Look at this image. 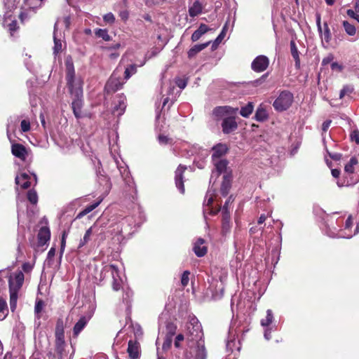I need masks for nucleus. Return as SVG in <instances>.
I'll list each match as a JSON object with an SVG mask.
<instances>
[{"label":"nucleus","mask_w":359,"mask_h":359,"mask_svg":"<svg viewBox=\"0 0 359 359\" xmlns=\"http://www.w3.org/2000/svg\"><path fill=\"white\" fill-rule=\"evenodd\" d=\"M137 72V67L135 65H131L128 67L124 72L125 79H128L133 74H135Z\"/></svg>","instance_id":"obj_48"},{"label":"nucleus","mask_w":359,"mask_h":359,"mask_svg":"<svg viewBox=\"0 0 359 359\" xmlns=\"http://www.w3.org/2000/svg\"><path fill=\"white\" fill-rule=\"evenodd\" d=\"M226 25H225L219 36L216 38V39L214 41L212 44V48H216L224 39V38L226 36Z\"/></svg>","instance_id":"obj_46"},{"label":"nucleus","mask_w":359,"mask_h":359,"mask_svg":"<svg viewBox=\"0 0 359 359\" xmlns=\"http://www.w3.org/2000/svg\"><path fill=\"white\" fill-rule=\"evenodd\" d=\"M95 229V226H93L90 227L85 233L83 238L80 241V243L79 244V248H82L86 244H87L89 241L90 240V237L94 232V230Z\"/></svg>","instance_id":"obj_33"},{"label":"nucleus","mask_w":359,"mask_h":359,"mask_svg":"<svg viewBox=\"0 0 359 359\" xmlns=\"http://www.w3.org/2000/svg\"><path fill=\"white\" fill-rule=\"evenodd\" d=\"M104 270L105 272L110 273L113 279H114V278H120L118 275V270L116 266L113 264L106 266Z\"/></svg>","instance_id":"obj_39"},{"label":"nucleus","mask_w":359,"mask_h":359,"mask_svg":"<svg viewBox=\"0 0 359 359\" xmlns=\"http://www.w3.org/2000/svg\"><path fill=\"white\" fill-rule=\"evenodd\" d=\"M8 312L6 302L0 298V320H4L6 317Z\"/></svg>","instance_id":"obj_41"},{"label":"nucleus","mask_w":359,"mask_h":359,"mask_svg":"<svg viewBox=\"0 0 359 359\" xmlns=\"http://www.w3.org/2000/svg\"><path fill=\"white\" fill-rule=\"evenodd\" d=\"M11 152L15 157L25 161L27 156V151L21 144H13L11 147Z\"/></svg>","instance_id":"obj_17"},{"label":"nucleus","mask_w":359,"mask_h":359,"mask_svg":"<svg viewBox=\"0 0 359 359\" xmlns=\"http://www.w3.org/2000/svg\"><path fill=\"white\" fill-rule=\"evenodd\" d=\"M210 43V42L208 41L202 44L195 45L188 51V57L190 58L194 57L198 53L208 47Z\"/></svg>","instance_id":"obj_30"},{"label":"nucleus","mask_w":359,"mask_h":359,"mask_svg":"<svg viewBox=\"0 0 359 359\" xmlns=\"http://www.w3.org/2000/svg\"><path fill=\"white\" fill-rule=\"evenodd\" d=\"M290 51H291L292 56L293 57V58L295 60V65L297 67H299L300 59H299V51H298L297 47L295 44V42L294 41H290Z\"/></svg>","instance_id":"obj_34"},{"label":"nucleus","mask_w":359,"mask_h":359,"mask_svg":"<svg viewBox=\"0 0 359 359\" xmlns=\"http://www.w3.org/2000/svg\"><path fill=\"white\" fill-rule=\"evenodd\" d=\"M187 169L186 166L180 165L175 171V184L182 194L184 193V182H183V172Z\"/></svg>","instance_id":"obj_16"},{"label":"nucleus","mask_w":359,"mask_h":359,"mask_svg":"<svg viewBox=\"0 0 359 359\" xmlns=\"http://www.w3.org/2000/svg\"><path fill=\"white\" fill-rule=\"evenodd\" d=\"M29 178L27 173H22L15 177V183L23 189H27L30 186Z\"/></svg>","instance_id":"obj_23"},{"label":"nucleus","mask_w":359,"mask_h":359,"mask_svg":"<svg viewBox=\"0 0 359 359\" xmlns=\"http://www.w3.org/2000/svg\"><path fill=\"white\" fill-rule=\"evenodd\" d=\"M319 33L320 34L323 43L324 44L325 43L327 45H328L332 39V34L327 22L324 23L323 30L322 28L321 32Z\"/></svg>","instance_id":"obj_26"},{"label":"nucleus","mask_w":359,"mask_h":359,"mask_svg":"<svg viewBox=\"0 0 359 359\" xmlns=\"http://www.w3.org/2000/svg\"><path fill=\"white\" fill-rule=\"evenodd\" d=\"M226 349L228 351L239 352L241 349V344L239 341H236L235 338L229 339L226 343Z\"/></svg>","instance_id":"obj_31"},{"label":"nucleus","mask_w":359,"mask_h":359,"mask_svg":"<svg viewBox=\"0 0 359 359\" xmlns=\"http://www.w3.org/2000/svg\"><path fill=\"white\" fill-rule=\"evenodd\" d=\"M158 140L161 144H171L172 141V139L163 135H159L158 137Z\"/></svg>","instance_id":"obj_52"},{"label":"nucleus","mask_w":359,"mask_h":359,"mask_svg":"<svg viewBox=\"0 0 359 359\" xmlns=\"http://www.w3.org/2000/svg\"><path fill=\"white\" fill-rule=\"evenodd\" d=\"M43 1V0H25L23 6L25 11L20 14L21 20H24V18L27 16V12L29 10L34 11V9L39 8L42 4Z\"/></svg>","instance_id":"obj_10"},{"label":"nucleus","mask_w":359,"mask_h":359,"mask_svg":"<svg viewBox=\"0 0 359 359\" xmlns=\"http://www.w3.org/2000/svg\"><path fill=\"white\" fill-rule=\"evenodd\" d=\"M177 327L173 323H168L166 325V336H170L172 338L175 334Z\"/></svg>","instance_id":"obj_49"},{"label":"nucleus","mask_w":359,"mask_h":359,"mask_svg":"<svg viewBox=\"0 0 359 359\" xmlns=\"http://www.w3.org/2000/svg\"><path fill=\"white\" fill-rule=\"evenodd\" d=\"M126 98L123 95H118L114 102L113 114L117 116H121L126 108Z\"/></svg>","instance_id":"obj_9"},{"label":"nucleus","mask_w":359,"mask_h":359,"mask_svg":"<svg viewBox=\"0 0 359 359\" xmlns=\"http://www.w3.org/2000/svg\"><path fill=\"white\" fill-rule=\"evenodd\" d=\"M91 318V316H82L80 317L79 320L76 323L73 327V336L76 337L81 333V332L84 329L90 319Z\"/></svg>","instance_id":"obj_13"},{"label":"nucleus","mask_w":359,"mask_h":359,"mask_svg":"<svg viewBox=\"0 0 359 359\" xmlns=\"http://www.w3.org/2000/svg\"><path fill=\"white\" fill-rule=\"evenodd\" d=\"M203 6L199 1H195L193 5L189 9V13L191 17H195L202 12Z\"/></svg>","instance_id":"obj_32"},{"label":"nucleus","mask_w":359,"mask_h":359,"mask_svg":"<svg viewBox=\"0 0 359 359\" xmlns=\"http://www.w3.org/2000/svg\"><path fill=\"white\" fill-rule=\"evenodd\" d=\"M21 130L22 132L25 133L30 130V123L29 121L27 120H22L21 121Z\"/></svg>","instance_id":"obj_55"},{"label":"nucleus","mask_w":359,"mask_h":359,"mask_svg":"<svg viewBox=\"0 0 359 359\" xmlns=\"http://www.w3.org/2000/svg\"><path fill=\"white\" fill-rule=\"evenodd\" d=\"M22 269L25 272L28 273L32 271V266L28 262L24 263L22 264Z\"/></svg>","instance_id":"obj_64"},{"label":"nucleus","mask_w":359,"mask_h":359,"mask_svg":"<svg viewBox=\"0 0 359 359\" xmlns=\"http://www.w3.org/2000/svg\"><path fill=\"white\" fill-rule=\"evenodd\" d=\"M212 163L218 174H220L222 172H226L228 165V162L226 159L212 161Z\"/></svg>","instance_id":"obj_29"},{"label":"nucleus","mask_w":359,"mask_h":359,"mask_svg":"<svg viewBox=\"0 0 359 359\" xmlns=\"http://www.w3.org/2000/svg\"><path fill=\"white\" fill-rule=\"evenodd\" d=\"M273 312L271 309H268L266 311V318L262 319L261 320V325L263 327H268L273 322Z\"/></svg>","instance_id":"obj_40"},{"label":"nucleus","mask_w":359,"mask_h":359,"mask_svg":"<svg viewBox=\"0 0 359 359\" xmlns=\"http://www.w3.org/2000/svg\"><path fill=\"white\" fill-rule=\"evenodd\" d=\"M119 17L123 21H126L129 17V13L127 10L121 11L119 13Z\"/></svg>","instance_id":"obj_63"},{"label":"nucleus","mask_w":359,"mask_h":359,"mask_svg":"<svg viewBox=\"0 0 359 359\" xmlns=\"http://www.w3.org/2000/svg\"><path fill=\"white\" fill-rule=\"evenodd\" d=\"M352 92V88L349 86H344V88L341 90L339 93V98L342 99L346 94L351 93Z\"/></svg>","instance_id":"obj_57"},{"label":"nucleus","mask_w":359,"mask_h":359,"mask_svg":"<svg viewBox=\"0 0 359 359\" xmlns=\"http://www.w3.org/2000/svg\"><path fill=\"white\" fill-rule=\"evenodd\" d=\"M187 344H192L199 341H204L203 340V333L202 327L198 319L192 318L190 319L187 327Z\"/></svg>","instance_id":"obj_4"},{"label":"nucleus","mask_w":359,"mask_h":359,"mask_svg":"<svg viewBox=\"0 0 359 359\" xmlns=\"http://www.w3.org/2000/svg\"><path fill=\"white\" fill-rule=\"evenodd\" d=\"M102 200H100L90 205H88L87 207L85 208V209H83L85 210V212L88 214L89 212H90L91 211H93L94 209H95L99 205L100 203H101Z\"/></svg>","instance_id":"obj_56"},{"label":"nucleus","mask_w":359,"mask_h":359,"mask_svg":"<svg viewBox=\"0 0 359 359\" xmlns=\"http://www.w3.org/2000/svg\"><path fill=\"white\" fill-rule=\"evenodd\" d=\"M358 160L353 156L344 166L342 180L337 182L339 187L353 186L359 182V172L356 170Z\"/></svg>","instance_id":"obj_2"},{"label":"nucleus","mask_w":359,"mask_h":359,"mask_svg":"<svg viewBox=\"0 0 359 359\" xmlns=\"http://www.w3.org/2000/svg\"><path fill=\"white\" fill-rule=\"evenodd\" d=\"M238 111V108H233L229 106L217 107L214 109L212 115L215 119L224 118L234 114Z\"/></svg>","instance_id":"obj_7"},{"label":"nucleus","mask_w":359,"mask_h":359,"mask_svg":"<svg viewBox=\"0 0 359 359\" xmlns=\"http://www.w3.org/2000/svg\"><path fill=\"white\" fill-rule=\"evenodd\" d=\"M104 20L110 24H113L115 21V17L112 13H108L103 17Z\"/></svg>","instance_id":"obj_54"},{"label":"nucleus","mask_w":359,"mask_h":359,"mask_svg":"<svg viewBox=\"0 0 359 359\" xmlns=\"http://www.w3.org/2000/svg\"><path fill=\"white\" fill-rule=\"evenodd\" d=\"M222 230L224 233L229 231L231 229L230 224V213L229 212H222Z\"/></svg>","instance_id":"obj_35"},{"label":"nucleus","mask_w":359,"mask_h":359,"mask_svg":"<svg viewBox=\"0 0 359 359\" xmlns=\"http://www.w3.org/2000/svg\"><path fill=\"white\" fill-rule=\"evenodd\" d=\"M95 34L97 37L102 38L103 40L106 41H109L111 40V36L108 34V32L107 29H97L95 30Z\"/></svg>","instance_id":"obj_42"},{"label":"nucleus","mask_w":359,"mask_h":359,"mask_svg":"<svg viewBox=\"0 0 359 359\" xmlns=\"http://www.w3.org/2000/svg\"><path fill=\"white\" fill-rule=\"evenodd\" d=\"M55 335V337H65L64 323H63L62 319H61V318H59L57 320Z\"/></svg>","instance_id":"obj_37"},{"label":"nucleus","mask_w":359,"mask_h":359,"mask_svg":"<svg viewBox=\"0 0 359 359\" xmlns=\"http://www.w3.org/2000/svg\"><path fill=\"white\" fill-rule=\"evenodd\" d=\"M347 15L349 17L354 18L355 20H357L359 22V14H358V12H356L355 11L349 9L347 11Z\"/></svg>","instance_id":"obj_59"},{"label":"nucleus","mask_w":359,"mask_h":359,"mask_svg":"<svg viewBox=\"0 0 359 359\" xmlns=\"http://www.w3.org/2000/svg\"><path fill=\"white\" fill-rule=\"evenodd\" d=\"M176 84L180 88L184 89L187 86V81L185 79H178L176 81Z\"/></svg>","instance_id":"obj_62"},{"label":"nucleus","mask_w":359,"mask_h":359,"mask_svg":"<svg viewBox=\"0 0 359 359\" xmlns=\"http://www.w3.org/2000/svg\"><path fill=\"white\" fill-rule=\"evenodd\" d=\"M228 147L225 144H217L212 147V161L223 159L222 157L227 153Z\"/></svg>","instance_id":"obj_12"},{"label":"nucleus","mask_w":359,"mask_h":359,"mask_svg":"<svg viewBox=\"0 0 359 359\" xmlns=\"http://www.w3.org/2000/svg\"><path fill=\"white\" fill-rule=\"evenodd\" d=\"M172 338L170 336H165V340L163 344V349L168 350L171 346Z\"/></svg>","instance_id":"obj_53"},{"label":"nucleus","mask_w":359,"mask_h":359,"mask_svg":"<svg viewBox=\"0 0 359 359\" xmlns=\"http://www.w3.org/2000/svg\"><path fill=\"white\" fill-rule=\"evenodd\" d=\"M205 241L202 238H198L194 245V251L198 257H203L207 252V247L204 245Z\"/></svg>","instance_id":"obj_21"},{"label":"nucleus","mask_w":359,"mask_h":359,"mask_svg":"<svg viewBox=\"0 0 359 359\" xmlns=\"http://www.w3.org/2000/svg\"><path fill=\"white\" fill-rule=\"evenodd\" d=\"M127 351L131 359H137L139 358V344L137 341L130 340Z\"/></svg>","instance_id":"obj_22"},{"label":"nucleus","mask_w":359,"mask_h":359,"mask_svg":"<svg viewBox=\"0 0 359 359\" xmlns=\"http://www.w3.org/2000/svg\"><path fill=\"white\" fill-rule=\"evenodd\" d=\"M123 85V82L120 79L116 76V72L113 73L109 81H107L105 89L108 92H115L118 90Z\"/></svg>","instance_id":"obj_11"},{"label":"nucleus","mask_w":359,"mask_h":359,"mask_svg":"<svg viewBox=\"0 0 359 359\" xmlns=\"http://www.w3.org/2000/svg\"><path fill=\"white\" fill-rule=\"evenodd\" d=\"M74 114L76 118L81 117L82 97H73L72 103Z\"/></svg>","instance_id":"obj_24"},{"label":"nucleus","mask_w":359,"mask_h":359,"mask_svg":"<svg viewBox=\"0 0 359 359\" xmlns=\"http://www.w3.org/2000/svg\"><path fill=\"white\" fill-rule=\"evenodd\" d=\"M343 27L346 33L350 36H355L356 35L355 27L348 21L343 22Z\"/></svg>","instance_id":"obj_36"},{"label":"nucleus","mask_w":359,"mask_h":359,"mask_svg":"<svg viewBox=\"0 0 359 359\" xmlns=\"http://www.w3.org/2000/svg\"><path fill=\"white\" fill-rule=\"evenodd\" d=\"M185 359H206L207 351L204 341L187 344L184 353Z\"/></svg>","instance_id":"obj_5"},{"label":"nucleus","mask_w":359,"mask_h":359,"mask_svg":"<svg viewBox=\"0 0 359 359\" xmlns=\"http://www.w3.org/2000/svg\"><path fill=\"white\" fill-rule=\"evenodd\" d=\"M50 238V231L48 226H42L38 233V242L39 245H44Z\"/></svg>","instance_id":"obj_19"},{"label":"nucleus","mask_w":359,"mask_h":359,"mask_svg":"<svg viewBox=\"0 0 359 359\" xmlns=\"http://www.w3.org/2000/svg\"><path fill=\"white\" fill-rule=\"evenodd\" d=\"M55 346L57 359H63L66 355L65 337H55Z\"/></svg>","instance_id":"obj_18"},{"label":"nucleus","mask_w":359,"mask_h":359,"mask_svg":"<svg viewBox=\"0 0 359 359\" xmlns=\"http://www.w3.org/2000/svg\"><path fill=\"white\" fill-rule=\"evenodd\" d=\"M189 275L190 273L189 271H185L182 273V278H181V283L183 287H185L188 285L189 281Z\"/></svg>","instance_id":"obj_51"},{"label":"nucleus","mask_w":359,"mask_h":359,"mask_svg":"<svg viewBox=\"0 0 359 359\" xmlns=\"http://www.w3.org/2000/svg\"><path fill=\"white\" fill-rule=\"evenodd\" d=\"M203 34L198 31V29H196L191 35V40L193 41H198Z\"/></svg>","instance_id":"obj_61"},{"label":"nucleus","mask_w":359,"mask_h":359,"mask_svg":"<svg viewBox=\"0 0 359 359\" xmlns=\"http://www.w3.org/2000/svg\"><path fill=\"white\" fill-rule=\"evenodd\" d=\"M222 127L224 133L229 134L235 130L237 128L238 125L235 118L229 116L223 119Z\"/></svg>","instance_id":"obj_15"},{"label":"nucleus","mask_w":359,"mask_h":359,"mask_svg":"<svg viewBox=\"0 0 359 359\" xmlns=\"http://www.w3.org/2000/svg\"><path fill=\"white\" fill-rule=\"evenodd\" d=\"M231 187V175L226 173L224 176V180L221 186V193L223 196H226Z\"/></svg>","instance_id":"obj_27"},{"label":"nucleus","mask_w":359,"mask_h":359,"mask_svg":"<svg viewBox=\"0 0 359 359\" xmlns=\"http://www.w3.org/2000/svg\"><path fill=\"white\" fill-rule=\"evenodd\" d=\"M233 200H234V198H233L232 196H230L227 198L223 208H222V212H229L230 213L229 205L233 203Z\"/></svg>","instance_id":"obj_50"},{"label":"nucleus","mask_w":359,"mask_h":359,"mask_svg":"<svg viewBox=\"0 0 359 359\" xmlns=\"http://www.w3.org/2000/svg\"><path fill=\"white\" fill-rule=\"evenodd\" d=\"M57 24L55 25V28L56 27ZM53 40H54V47H53V53L57 55L62 50V41L60 39L57 37V32L55 29L53 33Z\"/></svg>","instance_id":"obj_28"},{"label":"nucleus","mask_w":359,"mask_h":359,"mask_svg":"<svg viewBox=\"0 0 359 359\" xmlns=\"http://www.w3.org/2000/svg\"><path fill=\"white\" fill-rule=\"evenodd\" d=\"M27 199L33 205L38 202V195L36 191L31 189L27 192Z\"/></svg>","instance_id":"obj_45"},{"label":"nucleus","mask_w":359,"mask_h":359,"mask_svg":"<svg viewBox=\"0 0 359 359\" xmlns=\"http://www.w3.org/2000/svg\"><path fill=\"white\" fill-rule=\"evenodd\" d=\"M44 303L42 300H39L36 302L34 307V312L36 315V318L39 320L41 318L40 313L43 309Z\"/></svg>","instance_id":"obj_47"},{"label":"nucleus","mask_w":359,"mask_h":359,"mask_svg":"<svg viewBox=\"0 0 359 359\" xmlns=\"http://www.w3.org/2000/svg\"><path fill=\"white\" fill-rule=\"evenodd\" d=\"M253 109L252 103L248 102L245 106L241 107L240 114L242 116L247 118L252 113Z\"/></svg>","instance_id":"obj_38"},{"label":"nucleus","mask_w":359,"mask_h":359,"mask_svg":"<svg viewBox=\"0 0 359 359\" xmlns=\"http://www.w3.org/2000/svg\"><path fill=\"white\" fill-rule=\"evenodd\" d=\"M269 60L265 55L257 56L252 62L251 67L256 72H264L268 67Z\"/></svg>","instance_id":"obj_8"},{"label":"nucleus","mask_w":359,"mask_h":359,"mask_svg":"<svg viewBox=\"0 0 359 359\" xmlns=\"http://www.w3.org/2000/svg\"><path fill=\"white\" fill-rule=\"evenodd\" d=\"M184 339V337L183 334H178L175 338V346L176 348H180V342L182 341Z\"/></svg>","instance_id":"obj_60"},{"label":"nucleus","mask_w":359,"mask_h":359,"mask_svg":"<svg viewBox=\"0 0 359 359\" xmlns=\"http://www.w3.org/2000/svg\"><path fill=\"white\" fill-rule=\"evenodd\" d=\"M293 102V95L289 91H283L273 102V106L277 111L287 109Z\"/></svg>","instance_id":"obj_6"},{"label":"nucleus","mask_w":359,"mask_h":359,"mask_svg":"<svg viewBox=\"0 0 359 359\" xmlns=\"http://www.w3.org/2000/svg\"><path fill=\"white\" fill-rule=\"evenodd\" d=\"M349 136L351 142L359 145V130L356 127L351 129Z\"/></svg>","instance_id":"obj_43"},{"label":"nucleus","mask_w":359,"mask_h":359,"mask_svg":"<svg viewBox=\"0 0 359 359\" xmlns=\"http://www.w3.org/2000/svg\"><path fill=\"white\" fill-rule=\"evenodd\" d=\"M121 278H114V279H113V283H112V287H113L114 290L118 291L121 288Z\"/></svg>","instance_id":"obj_58"},{"label":"nucleus","mask_w":359,"mask_h":359,"mask_svg":"<svg viewBox=\"0 0 359 359\" xmlns=\"http://www.w3.org/2000/svg\"><path fill=\"white\" fill-rule=\"evenodd\" d=\"M213 196L212 194L209 195V192L205 196V199L203 204V214H209V215H216L219 210L220 208L214 209L212 207V204L213 202Z\"/></svg>","instance_id":"obj_14"},{"label":"nucleus","mask_w":359,"mask_h":359,"mask_svg":"<svg viewBox=\"0 0 359 359\" xmlns=\"http://www.w3.org/2000/svg\"><path fill=\"white\" fill-rule=\"evenodd\" d=\"M2 25L4 27H7L8 29L12 32L17 29V22L15 18L13 17V14L11 13V17L7 16L6 13L4 15V17L1 19ZM1 21V19H0Z\"/></svg>","instance_id":"obj_20"},{"label":"nucleus","mask_w":359,"mask_h":359,"mask_svg":"<svg viewBox=\"0 0 359 359\" xmlns=\"http://www.w3.org/2000/svg\"><path fill=\"white\" fill-rule=\"evenodd\" d=\"M255 118L258 121H263L267 118V113L263 108H259L255 114Z\"/></svg>","instance_id":"obj_44"},{"label":"nucleus","mask_w":359,"mask_h":359,"mask_svg":"<svg viewBox=\"0 0 359 359\" xmlns=\"http://www.w3.org/2000/svg\"><path fill=\"white\" fill-rule=\"evenodd\" d=\"M24 280L25 276L21 271H15L8 277L10 307L12 311L16 309L19 292L24 283Z\"/></svg>","instance_id":"obj_1"},{"label":"nucleus","mask_w":359,"mask_h":359,"mask_svg":"<svg viewBox=\"0 0 359 359\" xmlns=\"http://www.w3.org/2000/svg\"><path fill=\"white\" fill-rule=\"evenodd\" d=\"M67 83L69 91L72 97H83V81L80 78L74 76L73 65H67Z\"/></svg>","instance_id":"obj_3"},{"label":"nucleus","mask_w":359,"mask_h":359,"mask_svg":"<svg viewBox=\"0 0 359 359\" xmlns=\"http://www.w3.org/2000/svg\"><path fill=\"white\" fill-rule=\"evenodd\" d=\"M20 0H4L5 13L9 18L11 17V13L17 8Z\"/></svg>","instance_id":"obj_25"}]
</instances>
